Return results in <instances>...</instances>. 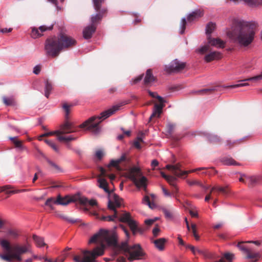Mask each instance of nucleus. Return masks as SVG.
I'll list each match as a JSON object with an SVG mask.
<instances>
[{
	"mask_svg": "<svg viewBox=\"0 0 262 262\" xmlns=\"http://www.w3.org/2000/svg\"><path fill=\"white\" fill-rule=\"evenodd\" d=\"M115 235L107 230L100 229L93 235L89 240V243H98L93 251L84 250L81 254L74 257L75 262H94L95 258L103 254L104 247L116 244Z\"/></svg>",
	"mask_w": 262,
	"mask_h": 262,
	"instance_id": "nucleus-1",
	"label": "nucleus"
},
{
	"mask_svg": "<svg viewBox=\"0 0 262 262\" xmlns=\"http://www.w3.org/2000/svg\"><path fill=\"white\" fill-rule=\"evenodd\" d=\"M258 29L255 21L243 22L240 26L227 33L228 37L240 47H249L254 41Z\"/></svg>",
	"mask_w": 262,
	"mask_h": 262,
	"instance_id": "nucleus-2",
	"label": "nucleus"
},
{
	"mask_svg": "<svg viewBox=\"0 0 262 262\" xmlns=\"http://www.w3.org/2000/svg\"><path fill=\"white\" fill-rule=\"evenodd\" d=\"M76 44V40L72 37L60 33L57 37L48 39L46 41L45 50L47 54L53 57L57 56L60 52Z\"/></svg>",
	"mask_w": 262,
	"mask_h": 262,
	"instance_id": "nucleus-3",
	"label": "nucleus"
},
{
	"mask_svg": "<svg viewBox=\"0 0 262 262\" xmlns=\"http://www.w3.org/2000/svg\"><path fill=\"white\" fill-rule=\"evenodd\" d=\"M121 106L120 105H116L113 106L110 108L102 112L100 116H93L89 119L80 125V128L86 127L88 129L91 130L94 134H97L99 133L100 128L99 127V124L110 116L113 115L115 112L118 111Z\"/></svg>",
	"mask_w": 262,
	"mask_h": 262,
	"instance_id": "nucleus-4",
	"label": "nucleus"
},
{
	"mask_svg": "<svg viewBox=\"0 0 262 262\" xmlns=\"http://www.w3.org/2000/svg\"><path fill=\"white\" fill-rule=\"evenodd\" d=\"M128 178L138 188H146L147 180L145 176H143L139 167L137 166L132 167L128 172Z\"/></svg>",
	"mask_w": 262,
	"mask_h": 262,
	"instance_id": "nucleus-5",
	"label": "nucleus"
},
{
	"mask_svg": "<svg viewBox=\"0 0 262 262\" xmlns=\"http://www.w3.org/2000/svg\"><path fill=\"white\" fill-rule=\"evenodd\" d=\"M104 2V0H93V7L97 13L91 16V23L92 25L96 27V24L106 14L107 9L105 7L102 6V4Z\"/></svg>",
	"mask_w": 262,
	"mask_h": 262,
	"instance_id": "nucleus-6",
	"label": "nucleus"
},
{
	"mask_svg": "<svg viewBox=\"0 0 262 262\" xmlns=\"http://www.w3.org/2000/svg\"><path fill=\"white\" fill-rule=\"evenodd\" d=\"M226 42L219 38H212L207 37V43L200 47L196 50V52L203 54L210 50V46H213L218 49H223L225 47Z\"/></svg>",
	"mask_w": 262,
	"mask_h": 262,
	"instance_id": "nucleus-7",
	"label": "nucleus"
},
{
	"mask_svg": "<svg viewBox=\"0 0 262 262\" xmlns=\"http://www.w3.org/2000/svg\"><path fill=\"white\" fill-rule=\"evenodd\" d=\"M121 248L128 253V259L130 260L139 259L142 256V252L139 245L129 246L126 243H124L122 244Z\"/></svg>",
	"mask_w": 262,
	"mask_h": 262,
	"instance_id": "nucleus-8",
	"label": "nucleus"
},
{
	"mask_svg": "<svg viewBox=\"0 0 262 262\" xmlns=\"http://www.w3.org/2000/svg\"><path fill=\"white\" fill-rule=\"evenodd\" d=\"M31 251V246L27 243L24 245L19 244L14 245L11 249V252L13 253V256L14 259L18 261H21L22 258L21 255Z\"/></svg>",
	"mask_w": 262,
	"mask_h": 262,
	"instance_id": "nucleus-9",
	"label": "nucleus"
},
{
	"mask_svg": "<svg viewBox=\"0 0 262 262\" xmlns=\"http://www.w3.org/2000/svg\"><path fill=\"white\" fill-rule=\"evenodd\" d=\"M166 168L170 170L174 175L179 178H185L190 172H193L198 170H204L206 169L205 167H200L192 169L190 171H183L181 169V165L180 164H176L174 165L168 164L166 166Z\"/></svg>",
	"mask_w": 262,
	"mask_h": 262,
	"instance_id": "nucleus-10",
	"label": "nucleus"
},
{
	"mask_svg": "<svg viewBox=\"0 0 262 262\" xmlns=\"http://www.w3.org/2000/svg\"><path fill=\"white\" fill-rule=\"evenodd\" d=\"M78 130V128L77 127H74L71 123L69 122H66L64 124L61 126L60 130H56L53 132H50L49 133L45 134L42 135L41 137L48 136V135H56L57 137L59 136H60V134H69L74 132H76Z\"/></svg>",
	"mask_w": 262,
	"mask_h": 262,
	"instance_id": "nucleus-11",
	"label": "nucleus"
},
{
	"mask_svg": "<svg viewBox=\"0 0 262 262\" xmlns=\"http://www.w3.org/2000/svg\"><path fill=\"white\" fill-rule=\"evenodd\" d=\"M261 80H262V71H261V73L259 75H258L252 77H250L249 78H247V79H244L243 80H239L238 81L237 84L227 85V86H225V88L234 89V88H239V87L248 86L249 85L248 83L244 82L253 81L254 82L256 83V82H259Z\"/></svg>",
	"mask_w": 262,
	"mask_h": 262,
	"instance_id": "nucleus-12",
	"label": "nucleus"
},
{
	"mask_svg": "<svg viewBox=\"0 0 262 262\" xmlns=\"http://www.w3.org/2000/svg\"><path fill=\"white\" fill-rule=\"evenodd\" d=\"M118 220L128 224L130 230L135 232L136 228V221L133 220L129 213L124 212L120 214H118Z\"/></svg>",
	"mask_w": 262,
	"mask_h": 262,
	"instance_id": "nucleus-13",
	"label": "nucleus"
},
{
	"mask_svg": "<svg viewBox=\"0 0 262 262\" xmlns=\"http://www.w3.org/2000/svg\"><path fill=\"white\" fill-rule=\"evenodd\" d=\"M110 199L108 201V208L111 210H116L120 207L122 203L123 200L115 193H109Z\"/></svg>",
	"mask_w": 262,
	"mask_h": 262,
	"instance_id": "nucleus-14",
	"label": "nucleus"
},
{
	"mask_svg": "<svg viewBox=\"0 0 262 262\" xmlns=\"http://www.w3.org/2000/svg\"><path fill=\"white\" fill-rule=\"evenodd\" d=\"M185 67L184 62L174 59L170 63L169 66L165 67V70L168 73L179 72L184 69Z\"/></svg>",
	"mask_w": 262,
	"mask_h": 262,
	"instance_id": "nucleus-15",
	"label": "nucleus"
},
{
	"mask_svg": "<svg viewBox=\"0 0 262 262\" xmlns=\"http://www.w3.org/2000/svg\"><path fill=\"white\" fill-rule=\"evenodd\" d=\"M78 194L66 195L64 197H62L61 195H59L56 199V204L66 206L71 203L78 202Z\"/></svg>",
	"mask_w": 262,
	"mask_h": 262,
	"instance_id": "nucleus-16",
	"label": "nucleus"
},
{
	"mask_svg": "<svg viewBox=\"0 0 262 262\" xmlns=\"http://www.w3.org/2000/svg\"><path fill=\"white\" fill-rule=\"evenodd\" d=\"M186 248L187 249H189L194 255L199 254L204 256L205 257H207V258H212V254L211 253H209L207 251V250H206L205 249H200L198 248H196L191 245H186Z\"/></svg>",
	"mask_w": 262,
	"mask_h": 262,
	"instance_id": "nucleus-17",
	"label": "nucleus"
},
{
	"mask_svg": "<svg viewBox=\"0 0 262 262\" xmlns=\"http://www.w3.org/2000/svg\"><path fill=\"white\" fill-rule=\"evenodd\" d=\"M53 28V25H51L49 27H47L46 26H41L39 27L38 29L33 28L32 29V31L31 33V35L33 38H37L42 35V33L47 30H51Z\"/></svg>",
	"mask_w": 262,
	"mask_h": 262,
	"instance_id": "nucleus-18",
	"label": "nucleus"
},
{
	"mask_svg": "<svg viewBox=\"0 0 262 262\" xmlns=\"http://www.w3.org/2000/svg\"><path fill=\"white\" fill-rule=\"evenodd\" d=\"M239 180L240 182L247 184L249 186H252L258 181L259 177L255 176H250L246 174H242Z\"/></svg>",
	"mask_w": 262,
	"mask_h": 262,
	"instance_id": "nucleus-19",
	"label": "nucleus"
},
{
	"mask_svg": "<svg viewBox=\"0 0 262 262\" xmlns=\"http://www.w3.org/2000/svg\"><path fill=\"white\" fill-rule=\"evenodd\" d=\"M222 58V54L218 51H212L207 54L204 57L206 62H209L214 60H218Z\"/></svg>",
	"mask_w": 262,
	"mask_h": 262,
	"instance_id": "nucleus-20",
	"label": "nucleus"
},
{
	"mask_svg": "<svg viewBox=\"0 0 262 262\" xmlns=\"http://www.w3.org/2000/svg\"><path fill=\"white\" fill-rule=\"evenodd\" d=\"M203 14V10L201 9L195 10L187 16V20L189 22H191L202 17Z\"/></svg>",
	"mask_w": 262,
	"mask_h": 262,
	"instance_id": "nucleus-21",
	"label": "nucleus"
},
{
	"mask_svg": "<svg viewBox=\"0 0 262 262\" xmlns=\"http://www.w3.org/2000/svg\"><path fill=\"white\" fill-rule=\"evenodd\" d=\"M96 29V27L92 25L85 27L83 31V37L86 39L91 38Z\"/></svg>",
	"mask_w": 262,
	"mask_h": 262,
	"instance_id": "nucleus-22",
	"label": "nucleus"
},
{
	"mask_svg": "<svg viewBox=\"0 0 262 262\" xmlns=\"http://www.w3.org/2000/svg\"><path fill=\"white\" fill-rule=\"evenodd\" d=\"M78 202L83 205H86L89 204L90 206H94L97 205V201L94 199L89 200L86 198L84 196H81L78 195Z\"/></svg>",
	"mask_w": 262,
	"mask_h": 262,
	"instance_id": "nucleus-23",
	"label": "nucleus"
},
{
	"mask_svg": "<svg viewBox=\"0 0 262 262\" xmlns=\"http://www.w3.org/2000/svg\"><path fill=\"white\" fill-rule=\"evenodd\" d=\"M97 181L98 183V186L100 188L103 189L105 192L109 194L110 193V191L108 188V183L105 179L104 177H101L100 174L99 176Z\"/></svg>",
	"mask_w": 262,
	"mask_h": 262,
	"instance_id": "nucleus-24",
	"label": "nucleus"
},
{
	"mask_svg": "<svg viewBox=\"0 0 262 262\" xmlns=\"http://www.w3.org/2000/svg\"><path fill=\"white\" fill-rule=\"evenodd\" d=\"M235 258L233 253L227 252L223 254V256L219 260L214 262H231Z\"/></svg>",
	"mask_w": 262,
	"mask_h": 262,
	"instance_id": "nucleus-25",
	"label": "nucleus"
},
{
	"mask_svg": "<svg viewBox=\"0 0 262 262\" xmlns=\"http://www.w3.org/2000/svg\"><path fill=\"white\" fill-rule=\"evenodd\" d=\"M164 106L163 103H160V104H155L154 106V108L153 110L152 113L150 117V119H151L152 117H159L161 113H162V110L163 107Z\"/></svg>",
	"mask_w": 262,
	"mask_h": 262,
	"instance_id": "nucleus-26",
	"label": "nucleus"
},
{
	"mask_svg": "<svg viewBox=\"0 0 262 262\" xmlns=\"http://www.w3.org/2000/svg\"><path fill=\"white\" fill-rule=\"evenodd\" d=\"M11 186L10 185H5L2 187H0V192H5L7 194H14L16 193H19L21 192L25 191V189H22V190H10Z\"/></svg>",
	"mask_w": 262,
	"mask_h": 262,
	"instance_id": "nucleus-27",
	"label": "nucleus"
},
{
	"mask_svg": "<svg viewBox=\"0 0 262 262\" xmlns=\"http://www.w3.org/2000/svg\"><path fill=\"white\" fill-rule=\"evenodd\" d=\"M246 255L247 258L250 259L252 261H256L260 257V254L258 252H253L251 249Z\"/></svg>",
	"mask_w": 262,
	"mask_h": 262,
	"instance_id": "nucleus-28",
	"label": "nucleus"
},
{
	"mask_svg": "<svg viewBox=\"0 0 262 262\" xmlns=\"http://www.w3.org/2000/svg\"><path fill=\"white\" fill-rule=\"evenodd\" d=\"M155 79L154 76L152 75L151 71L150 69L147 70L146 75L144 79V81L145 84H150L151 82L155 81Z\"/></svg>",
	"mask_w": 262,
	"mask_h": 262,
	"instance_id": "nucleus-29",
	"label": "nucleus"
},
{
	"mask_svg": "<svg viewBox=\"0 0 262 262\" xmlns=\"http://www.w3.org/2000/svg\"><path fill=\"white\" fill-rule=\"evenodd\" d=\"M165 242L166 240L164 238H160L154 241L156 247L159 250L164 249Z\"/></svg>",
	"mask_w": 262,
	"mask_h": 262,
	"instance_id": "nucleus-30",
	"label": "nucleus"
},
{
	"mask_svg": "<svg viewBox=\"0 0 262 262\" xmlns=\"http://www.w3.org/2000/svg\"><path fill=\"white\" fill-rule=\"evenodd\" d=\"M223 164L225 165H239V164L230 157H225L222 160Z\"/></svg>",
	"mask_w": 262,
	"mask_h": 262,
	"instance_id": "nucleus-31",
	"label": "nucleus"
},
{
	"mask_svg": "<svg viewBox=\"0 0 262 262\" xmlns=\"http://www.w3.org/2000/svg\"><path fill=\"white\" fill-rule=\"evenodd\" d=\"M33 238L37 247H42L46 245L42 237L38 236L36 235H33Z\"/></svg>",
	"mask_w": 262,
	"mask_h": 262,
	"instance_id": "nucleus-32",
	"label": "nucleus"
},
{
	"mask_svg": "<svg viewBox=\"0 0 262 262\" xmlns=\"http://www.w3.org/2000/svg\"><path fill=\"white\" fill-rule=\"evenodd\" d=\"M45 95L48 98L53 89L52 85L49 80H46L45 82Z\"/></svg>",
	"mask_w": 262,
	"mask_h": 262,
	"instance_id": "nucleus-33",
	"label": "nucleus"
},
{
	"mask_svg": "<svg viewBox=\"0 0 262 262\" xmlns=\"http://www.w3.org/2000/svg\"><path fill=\"white\" fill-rule=\"evenodd\" d=\"M244 3L251 7H256L262 4V0H242Z\"/></svg>",
	"mask_w": 262,
	"mask_h": 262,
	"instance_id": "nucleus-34",
	"label": "nucleus"
},
{
	"mask_svg": "<svg viewBox=\"0 0 262 262\" xmlns=\"http://www.w3.org/2000/svg\"><path fill=\"white\" fill-rule=\"evenodd\" d=\"M215 26V24L212 22H210L207 25L206 27V33L207 35V37L211 36V34L214 30Z\"/></svg>",
	"mask_w": 262,
	"mask_h": 262,
	"instance_id": "nucleus-35",
	"label": "nucleus"
},
{
	"mask_svg": "<svg viewBox=\"0 0 262 262\" xmlns=\"http://www.w3.org/2000/svg\"><path fill=\"white\" fill-rule=\"evenodd\" d=\"M0 245L1 247L7 252H11V249L10 243L6 239L0 240Z\"/></svg>",
	"mask_w": 262,
	"mask_h": 262,
	"instance_id": "nucleus-36",
	"label": "nucleus"
},
{
	"mask_svg": "<svg viewBox=\"0 0 262 262\" xmlns=\"http://www.w3.org/2000/svg\"><path fill=\"white\" fill-rule=\"evenodd\" d=\"M125 155H123L121 156V157L117 160H112L111 161L109 166H113L115 167H117L119 165V164L123 161L125 160Z\"/></svg>",
	"mask_w": 262,
	"mask_h": 262,
	"instance_id": "nucleus-37",
	"label": "nucleus"
},
{
	"mask_svg": "<svg viewBox=\"0 0 262 262\" xmlns=\"http://www.w3.org/2000/svg\"><path fill=\"white\" fill-rule=\"evenodd\" d=\"M206 137L210 142L216 143L219 142L221 141L220 137L217 135L207 133L206 134Z\"/></svg>",
	"mask_w": 262,
	"mask_h": 262,
	"instance_id": "nucleus-38",
	"label": "nucleus"
},
{
	"mask_svg": "<svg viewBox=\"0 0 262 262\" xmlns=\"http://www.w3.org/2000/svg\"><path fill=\"white\" fill-rule=\"evenodd\" d=\"M100 172L101 176L102 177H107L110 178L111 181L114 180L115 179V176L114 174H108L106 170L102 167H100Z\"/></svg>",
	"mask_w": 262,
	"mask_h": 262,
	"instance_id": "nucleus-39",
	"label": "nucleus"
},
{
	"mask_svg": "<svg viewBox=\"0 0 262 262\" xmlns=\"http://www.w3.org/2000/svg\"><path fill=\"white\" fill-rule=\"evenodd\" d=\"M7 234L13 238H16L19 236L20 233L19 231L16 229H10L8 230Z\"/></svg>",
	"mask_w": 262,
	"mask_h": 262,
	"instance_id": "nucleus-40",
	"label": "nucleus"
},
{
	"mask_svg": "<svg viewBox=\"0 0 262 262\" xmlns=\"http://www.w3.org/2000/svg\"><path fill=\"white\" fill-rule=\"evenodd\" d=\"M162 177L164 178L170 185H174L173 181L176 180V178L171 176H168L165 174L163 172H160Z\"/></svg>",
	"mask_w": 262,
	"mask_h": 262,
	"instance_id": "nucleus-41",
	"label": "nucleus"
},
{
	"mask_svg": "<svg viewBox=\"0 0 262 262\" xmlns=\"http://www.w3.org/2000/svg\"><path fill=\"white\" fill-rule=\"evenodd\" d=\"M77 136H74L73 135H70L67 136H59L58 137V140L60 141H70L72 140H75L77 138Z\"/></svg>",
	"mask_w": 262,
	"mask_h": 262,
	"instance_id": "nucleus-42",
	"label": "nucleus"
},
{
	"mask_svg": "<svg viewBox=\"0 0 262 262\" xmlns=\"http://www.w3.org/2000/svg\"><path fill=\"white\" fill-rule=\"evenodd\" d=\"M10 253L8 254H0V257L7 261L11 262L13 259H14L13 256V253L12 252H9Z\"/></svg>",
	"mask_w": 262,
	"mask_h": 262,
	"instance_id": "nucleus-43",
	"label": "nucleus"
},
{
	"mask_svg": "<svg viewBox=\"0 0 262 262\" xmlns=\"http://www.w3.org/2000/svg\"><path fill=\"white\" fill-rule=\"evenodd\" d=\"M188 183L190 186H192L194 185H198L201 186V187L203 188L205 190H207L210 188V185L205 186L203 184H202L200 182L196 181V180L189 181V182H188Z\"/></svg>",
	"mask_w": 262,
	"mask_h": 262,
	"instance_id": "nucleus-44",
	"label": "nucleus"
},
{
	"mask_svg": "<svg viewBox=\"0 0 262 262\" xmlns=\"http://www.w3.org/2000/svg\"><path fill=\"white\" fill-rule=\"evenodd\" d=\"M216 191L217 192H220L224 194L228 193V191L226 187H220V186H214L211 188V191Z\"/></svg>",
	"mask_w": 262,
	"mask_h": 262,
	"instance_id": "nucleus-45",
	"label": "nucleus"
},
{
	"mask_svg": "<svg viewBox=\"0 0 262 262\" xmlns=\"http://www.w3.org/2000/svg\"><path fill=\"white\" fill-rule=\"evenodd\" d=\"M56 204V200L54 198L48 199L45 203V205L50 207L51 209L53 208V205Z\"/></svg>",
	"mask_w": 262,
	"mask_h": 262,
	"instance_id": "nucleus-46",
	"label": "nucleus"
},
{
	"mask_svg": "<svg viewBox=\"0 0 262 262\" xmlns=\"http://www.w3.org/2000/svg\"><path fill=\"white\" fill-rule=\"evenodd\" d=\"M148 92L149 95L151 97H153V98H156L157 99H158V100H159V101L160 103H164V102H165V100H164V99H163L162 97H161V96H159V95L157 94V93H155V92H151V91H148Z\"/></svg>",
	"mask_w": 262,
	"mask_h": 262,
	"instance_id": "nucleus-47",
	"label": "nucleus"
},
{
	"mask_svg": "<svg viewBox=\"0 0 262 262\" xmlns=\"http://www.w3.org/2000/svg\"><path fill=\"white\" fill-rule=\"evenodd\" d=\"M114 212V213L112 215H108L106 216V221H115L118 220V213L116 210H113Z\"/></svg>",
	"mask_w": 262,
	"mask_h": 262,
	"instance_id": "nucleus-48",
	"label": "nucleus"
},
{
	"mask_svg": "<svg viewBox=\"0 0 262 262\" xmlns=\"http://www.w3.org/2000/svg\"><path fill=\"white\" fill-rule=\"evenodd\" d=\"M143 202L147 205L151 209H153L155 207V204L154 203H150L149 198L148 196H146L144 198Z\"/></svg>",
	"mask_w": 262,
	"mask_h": 262,
	"instance_id": "nucleus-49",
	"label": "nucleus"
},
{
	"mask_svg": "<svg viewBox=\"0 0 262 262\" xmlns=\"http://www.w3.org/2000/svg\"><path fill=\"white\" fill-rule=\"evenodd\" d=\"M176 181V180L173 181L174 185H170L172 187V192L171 193V195H172L173 196H175V197H176V195L179 192V188L177 186Z\"/></svg>",
	"mask_w": 262,
	"mask_h": 262,
	"instance_id": "nucleus-50",
	"label": "nucleus"
},
{
	"mask_svg": "<svg viewBox=\"0 0 262 262\" xmlns=\"http://www.w3.org/2000/svg\"><path fill=\"white\" fill-rule=\"evenodd\" d=\"M185 25H186V19L185 18H183L181 19V24H180V33L182 34L184 33L185 30Z\"/></svg>",
	"mask_w": 262,
	"mask_h": 262,
	"instance_id": "nucleus-51",
	"label": "nucleus"
},
{
	"mask_svg": "<svg viewBox=\"0 0 262 262\" xmlns=\"http://www.w3.org/2000/svg\"><path fill=\"white\" fill-rule=\"evenodd\" d=\"M45 142L50 146L51 148H52L55 151L58 152V149L56 144L54 143L53 141L51 140H46Z\"/></svg>",
	"mask_w": 262,
	"mask_h": 262,
	"instance_id": "nucleus-52",
	"label": "nucleus"
},
{
	"mask_svg": "<svg viewBox=\"0 0 262 262\" xmlns=\"http://www.w3.org/2000/svg\"><path fill=\"white\" fill-rule=\"evenodd\" d=\"M4 103L7 105H11L14 103V100L12 98H8L4 97L3 98Z\"/></svg>",
	"mask_w": 262,
	"mask_h": 262,
	"instance_id": "nucleus-53",
	"label": "nucleus"
},
{
	"mask_svg": "<svg viewBox=\"0 0 262 262\" xmlns=\"http://www.w3.org/2000/svg\"><path fill=\"white\" fill-rule=\"evenodd\" d=\"M212 89H202L198 91L195 92V93L199 94V95H204L208 94L209 92L212 91Z\"/></svg>",
	"mask_w": 262,
	"mask_h": 262,
	"instance_id": "nucleus-54",
	"label": "nucleus"
},
{
	"mask_svg": "<svg viewBox=\"0 0 262 262\" xmlns=\"http://www.w3.org/2000/svg\"><path fill=\"white\" fill-rule=\"evenodd\" d=\"M71 106H72L71 105H69L67 103H64L62 105V107L64 109V111L66 112V115L67 117H68V116L69 115V113L70 112V108Z\"/></svg>",
	"mask_w": 262,
	"mask_h": 262,
	"instance_id": "nucleus-55",
	"label": "nucleus"
},
{
	"mask_svg": "<svg viewBox=\"0 0 262 262\" xmlns=\"http://www.w3.org/2000/svg\"><path fill=\"white\" fill-rule=\"evenodd\" d=\"M244 139V138L241 139L239 140H235V141H234L233 142H231V141H230V140H227V145H229V147H231L234 144H237V143H239L242 141Z\"/></svg>",
	"mask_w": 262,
	"mask_h": 262,
	"instance_id": "nucleus-56",
	"label": "nucleus"
},
{
	"mask_svg": "<svg viewBox=\"0 0 262 262\" xmlns=\"http://www.w3.org/2000/svg\"><path fill=\"white\" fill-rule=\"evenodd\" d=\"M238 248L242 251H243L245 254H246L250 249H248L245 247L243 244L239 243L237 245Z\"/></svg>",
	"mask_w": 262,
	"mask_h": 262,
	"instance_id": "nucleus-57",
	"label": "nucleus"
},
{
	"mask_svg": "<svg viewBox=\"0 0 262 262\" xmlns=\"http://www.w3.org/2000/svg\"><path fill=\"white\" fill-rule=\"evenodd\" d=\"M132 231L134 234H136L137 232H140V233L142 234L144 232V229L142 228L139 227L138 224L137 222H136V229L135 230V232H134L133 231Z\"/></svg>",
	"mask_w": 262,
	"mask_h": 262,
	"instance_id": "nucleus-58",
	"label": "nucleus"
},
{
	"mask_svg": "<svg viewBox=\"0 0 262 262\" xmlns=\"http://www.w3.org/2000/svg\"><path fill=\"white\" fill-rule=\"evenodd\" d=\"M163 212L164 213L165 217L167 219H172V215L171 213L169 211H168V210H167L166 209H164L163 210Z\"/></svg>",
	"mask_w": 262,
	"mask_h": 262,
	"instance_id": "nucleus-59",
	"label": "nucleus"
},
{
	"mask_svg": "<svg viewBox=\"0 0 262 262\" xmlns=\"http://www.w3.org/2000/svg\"><path fill=\"white\" fill-rule=\"evenodd\" d=\"M212 192L213 191H210V193L207 194L206 196H205V201L206 202H208L209 201V200L210 199H213V195H216V193H213L212 194Z\"/></svg>",
	"mask_w": 262,
	"mask_h": 262,
	"instance_id": "nucleus-60",
	"label": "nucleus"
},
{
	"mask_svg": "<svg viewBox=\"0 0 262 262\" xmlns=\"http://www.w3.org/2000/svg\"><path fill=\"white\" fill-rule=\"evenodd\" d=\"M95 156L98 159V160H101L103 156V151L101 150H98L96 151L95 153Z\"/></svg>",
	"mask_w": 262,
	"mask_h": 262,
	"instance_id": "nucleus-61",
	"label": "nucleus"
},
{
	"mask_svg": "<svg viewBox=\"0 0 262 262\" xmlns=\"http://www.w3.org/2000/svg\"><path fill=\"white\" fill-rule=\"evenodd\" d=\"M144 134L142 132L139 133L136 140L139 141L141 142H144Z\"/></svg>",
	"mask_w": 262,
	"mask_h": 262,
	"instance_id": "nucleus-62",
	"label": "nucleus"
},
{
	"mask_svg": "<svg viewBox=\"0 0 262 262\" xmlns=\"http://www.w3.org/2000/svg\"><path fill=\"white\" fill-rule=\"evenodd\" d=\"M158 220L157 217H155L152 219H148L144 221V223L147 225H152L155 221H156Z\"/></svg>",
	"mask_w": 262,
	"mask_h": 262,
	"instance_id": "nucleus-63",
	"label": "nucleus"
},
{
	"mask_svg": "<svg viewBox=\"0 0 262 262\" xmlns=\"http://www.w3.org/2000/svg\"><path fill=\"white\" fill-rule=\"evenodd\" d=\"M119 228L125 233L126 237L127 238H129V232H128L127 229L126 228V227L125 226H124L123 225H120L119 227Z\"/></svg>",
	"mask_w": 262,
	"mask_h": 262,
	"instance_id": "nucleus-64",
	"label": "nucleus"
}]
</instances>
